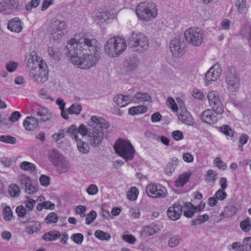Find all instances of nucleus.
<instances>
[{"label": "nucleus", "instance_id": "obj_48", "mask_svg": "<svg viewBox=\"0 0 251 251\" xmlns=\"http://www.w3.org/2000/svg\"><path fill=\"white\" fill-rule=\"evenodd\" d=\"M206 177V181L214 182L217 179V173L214 170H209L207 172Z\"/></svg>", "mask_w": 251, "mask_h": 251}, {"label": "nucleus", "instance_id": "obj_60", "mask_svg": "<svg viewBox=\"0 0 251 251\" xmlns=\"http://www.w3.org/2000/svg\"><path fill=\"white\" fill-rule=\"evenodd\" d=\"M39 181L41 185L47 187L50 184V178L47 176L42 175L39 178Z\"/></svg>", "mask_w": 251, "mask_h": 251}, {"label": "nucleus", "instance_id": "obj_56", "mask_svg": "<svg viewBox=\"0 0 251 251\" xmlns=\"http://www.w3.org/2000/svg\"><path fill=\"white\" fill-rule=\"evenodd\" d=\"M109 13L107 12L99 13L96 17V20L103 22L109 19Z\"/></svg>", "mask_w": 251, "mask_h": 251}, {"label": "nucleus", "instance_id": "obj_14", "mask_svg": "<svg viewBox=\"0 0 251 251\" xmlns=\"http://www.w3.org/2000/svg\"><path fill=\"white\" fill-rule=\"evenodd\" d=\"M19 9L18 0H5L0 3V12L4 15L17 11Z\"/></svg>", "mask_w": 251, "mask_h": 251}, {"label": "nucleus", "instance_id": "obj_37", "mask_svg": "<svg viewBox=\"0 0 251 251\" xmlns=\"http://www.w3.org/2000/svg\"><path fill=\"white\" fill-rule=\"evenodd\" d=\"M95 235L96 238L100 240H109L111 238L110 235L106 232L100 230H97L95 233Z\"/></svg>", "mask_w": 251, "mask_h": 251}, {"label": "nucleus", "instance_id": "obj_64", "mask_svg": "<svg viewBox=\"0 0 251 251\" xmlns=\"http://www.w3.org/2000/svg\"><path fill=\"white\" fill-rule=\"evenodd\" d=\"M21 116V114L19 112L14 111L11 113L9 120L12 122H16L19 120Z\"/></svg>", "mask_w": 251, "mask_h": 251}, {"label": "nucleus", "instance_id": "obj_28", "mask_svg": "<svg viewBox=\"0 0 251 251\" xmlns=\"http://www.w3.org/2000/svg\"><path fill=\"white\" fill-rule=\"evenodd\" d=\"M40 229V223L37 221H32L29 223L26 228V231L30 234H33L36 232Z\"/></svg>", "mask_w": 251, "mask_h": 251}, {"label": "nucleus", "instance_id": "obj_5", "mask_svg": "<svg viewBox=\"0 0 251 251\" xmlns=\"http://www.w3.org/2000/svg\"><path fill=\"white\" fill-rule=\"evenodd\" d=\"M66 56L69 58L71 62L81 69H89L95 66L98 62L99 55L97 51H92L89 54L85 53L80 57L78 54H70L66 53Z\"/></svg>", "mask_w": 251, "mask_h": 251}, {"label": "nucleus", "instance_id": "obj_42", "mask_svg": "<svg viewBox=\"0 0 251 251\" xmlns=\"http://www.w3.org/2000/svg\"><path fill=\"white\" fill-rule=\"evenodd\" d=\"M3 218L5 221H10L13 216V213L11 208L9 206H6L2 210Z\"/></svg>", "mask_w": 251, "mask_h": 251}, {"label": "nucleus", "instance_id": "obj_54", "mask_svg": "<svg viewBox=\"0 0 251 251\" xmlns=\"http://www.w3.org/2000/svg\"><path fill=\"white\" fill-rule=\"evenodd\" d=\"M18 63L14 61H9L6 64V69L9 72H13L17 68Z\"/></svg>", "mask_w": 251, "mask_h": 251}, {"label": "nucleus", "instance_id": "obj_8", "mask_svg": "<svg viewBox=\"0 0 251 251\" xmlns=\"http://www.w3.org/2000/svg\"><path fill=\"white\" fill-rule=\"evenodd\" d=\"M115 152L125 161L131 160L134 158L135 150L129 141L119 139L115 143Z\"/></svg>", "mask_w": 251, "mask_h": 251}, {"label": "nucleus", "instance_id": "obj_4", "mask_svg": "<svg viewBox=\"0 0 251 251\" xmlns=\"http://www.w3.org/2000/svg\"><path fill=\"white\" fill-rule=\"evenodd\" d=\"M32 115L33 117H27L23 123L27 130H34L37 127L39 122H45L52 118L51 113L46 108L39 106L32 107Z\"/></svg>", "mask_w": 251, "mask_h": 251}, {"label": "nucleus", "instance_id": "obj_7", "mask_svg": "<svg viewBox=\"0 0 251 251\" xmlns=\"http://www.w3.org/2000/svg\"><path fill=\"white\" fill-rule=\"evenodd\" d=\"M128 45L132 51L142 52L148 50V38L141 33L133 32L128 39Z\"/></svg>", "mask_w": 251, "mask_h": 251}, {"label": "nucleus", "instance_id": "obj_62", "mask_svg": "<svg viewBox=\"0 0 251 251\" xmlns=\"http://www.w3.org/2000/svg\"><path fill=\"white\" fill-rule=\"evenodd\" d=\"M87 192L90 195H94L98 192V188L95 184H91L87 189Z\"/></svg>", "mask_w": 251, "mask_h": 251}, {"label": "nucleus", "instance_id": "obj_49", "mask_svg": "<svg viewBox=\"0 0 251 251\" xmlns=\"http://www.w3.org/2000/svg\"><path fill=\"white\" fill-rule=\"evenodd\" d=\"M66 134L67 133L66 129H60L58 133H54L52 137L53 140L57 142L60 139L64 138Z\"/></svg>", "mask_w": 251, "mask_h": 251}, {"label": "nucleus", "instance_id": "obj_19", "mask_svg": "<svg viewBox=\"0 0 251 251\" xmlns=\"http://www.w3.org/2000/svg\"><path fill=\"white\" fill-rule=\"evenodd\" d=\"M67 25L64 21L60 20L57 19H53L51 22V34H53V32H64L66 29Z\"/></svg>", "mask_w": 251, "mask_h": 251}, {"label": "nucleus", "instance_id": "obj_57", "mask_svg": "<svg viewBox=\"0 0 251 251\" xmlns=\"http://www.w3.org/2000/svg\"><path fill=\"white\" fill-rule=\"evenodd\" d=\"M249 139V136L246 134H242L240 136L239 139V147L241 148V151H243L242 146H243L244 145L246 144L247 143Z\"/></svg>", "mask_w": 251, "mask_h": 251}, {"label": "nucleus", "instance_id": "obj_35", "mask_svg": "<svg viewBox=\"0 0 251 251\" xmlns=\"http://www.w3.org/2000/svg\"><path fill=\"white\" fill-rule=\"evenodd\" d=\"M49 55L55 60H59L61 55V52L57 48L49 47L48 49Z\"/></svg>", "mask_w": 251, "mask_h": 251}, {"label": "nucleus", "instance_id": "obj_24", "mask_svg": "<svg viewBox=\"0 0 251 251\" xmlns=\"http://www.w3.org/2000/svg\"><path fill=\"white\" fill-rule=\"evenodd\" d=\"M56 167L58 172L59 173H64L68 171L70 168L69 162L66 160L65 158L60 160L59 162L54 165Z\"/></svg>", "mask_w": 251, "mask_h": 251}, {"label": "nucleus", "instance_id": "obj_44", "mask_svg": "<svg viewBox=\"0 0 251 251\" xmlns=\"http://www.w3.org/2000/svg\"><path fill=\"white\" fill-rule=\"evenodd\" d=\"M220 130L226 136L232 137L234 135L233 130L228 125H223L220 127Z\"/></svg>", "mask_w": 251, "mask_h": 251}, {"label": "nucleus", "instance_id": "obj_29", "mask_svg": "<svg viewBox=\"0 0 251 251\" xmlns=\"http://www.w3.org/2000/svg\"><path fill=\"white\" fill-rule=\"evenodd\" d=\"M190 175L188 173L184 174L179 176L178 178L175 182L176 187H182L184 186L189 180Z\"/></svg>", "mask_w": 251, "mask_h": 251}, {"label": "nucleus", "instance_id": "obj_1", "mask_svg": "<svg viewBox=\"0 0 251 251\" xmlns=\"http://www.w3.org/2000/svg\"><path fill=\"white\" fill-rule=\"evenodd\" d=\"M37 57L34 52L27 55V61L26 68L29 72L30 76L35 81L44 83L48 79L47 65L42 59L37 58Z\"/></svg>", "mask_w": 251, "mask_h": 251}, {"label": "nucleus", "instance_id": "obj_30", "mask_svg": "<svg viewBox=\"0 0 251 251\" xmlns=\"http://www.w3.org/2000/svg\"><path fill=\"white\" fill-rule=\"evenodd\" d=\"M20 168L25 171L33 172L35 170L36 167L34 164L25 161L20 164Z\"/></svg>", "mask_w": 251, "mask_h": 251}, {"label": "nucleus", "instance_id": "obj_26", "mask_svg": "<svg viewBox=\"0 0 251 251\" xmlns=\"http://www.w3.org/2000/svg\"><path fill=\"white\" fill-rule=\"evenodd\" d=\"M49 157L52 163L54 165L62 159L64 156L55 149L52 150L49 153Z\"/></svg>", "mask_w": 251, "mask_h": 251}, {"label": "nucleus", "instance_id": "obj_13", "mask_svg": "<svg viewBox=\"0 0 251 251\" xmlns=\"http://www.w3.org/2000/svg\"><path fill=\"white\" fill-rule=\"evenodd\" d=\"M207 98L212 110L217 114L221 115L224 111V106L217 91H212L208 93Z\"/></svg>", "mask_w": 251, "mask_h": 251}, {"label": "nucleus", "instance_id": "obj_40", "mask_svg": "<svg viewBox=\"0 0 251 251\" xmlns=\"http://www.w3.org/2000/svg\"><path fill=\"white\" fill-rule=\"evenodd\" d=\"M58 217L55 212H51L49 214L45 219L46 224H51L56 223L58 221Z\"/></svg>", "mask_w": 251, "mask_h": 251}, {"label": "nucleus", "instance_id": "obj_22", "mask_svg": "<svg viewBox=\"0 0 251 251\" xmlns=\"http://www.w3.org/2000/svg\"><path fill=\"white\" fill-rule=\"evenodd\" d=\"M178 118L179 120L183 124L188 126H192L194 124V121L186 109H183L178 114Z\"/></svg>", "mask_w": 251, "mask_h": 251}, {"label": "nucleus", "instance_id": "obj_63", "mask_svg": "<svg viewBox=\"0 0 251 251\" xmlns=\"http://www.w3.org/2000/svg\"><path fill=\"white\" fill-rule=\"evenodd\" d=\"M173 138L176 141H179L183 138V134L180 130H175L172 132Z\"/></svg>", "mask_w": 251, "mask_h": 251}, {"label": "nucleus", "instance_id": "obj_9", "mask_svg": "<svg viewBox=\"0 0 251 251\" xmlns=\"http://www.w3.org/2000/svg\"><path fill=\"white\" fill-rule=\"evenodd\" d=\"M138 18L144 21H149L157 15L156 5L154 3L141 2L136 10Z\"/></svg>", "mask_w": 251, "mask_h": 251}, {"label": "nucleus", "instance_id": "obj_47", "mask_svg": "<svg viewBox=\"0 0 251 251\" xmlns=\"http://www.w3.org/2000/svg\"><path fill=\"white\" fill-rule=\"evenodd\" d=\"M185 206L187 208H192L193 209L196 210L197 212H199L202 210L204 208L205 202L201 201L198 206H195L191 202H185Z\"/></svg>", "mask_w": 251, "mask_h": 251}, {"label": "nucleus", "instance_id": "obj_18", "mask_svg": "<svg viewBox=\"0 0 251 251\" xmlns=\"http://www.w3.org/2000/svg\"><path fill=\"white\" fill-rule=\"evenodd\" d=\"M181 41L179 39H174L170 44V50L175 57L181 56L183 51V48L181 47Z\"/></svg>", "mask_w": 251, "mask_h": 251}, {"label": "nucleus", "instance_id": "obj_43", "mask_svg": "<svg viewBox=\"0 0 251 251\" xmlns=\"http://www.w3.org/2000/svg\"><path fill=\"white\" fill-rule=\"evenodd\" d=\"M241 247L243 251H251V237L245 238Z\"/></svg>", "mask_w": 251, "mask_h": 251}, {"label": "nucleus", "instance_id": "obj_32", "mask_svg": "<svg viewBox=\"0 0 251 251\" xmlns=\"http://www.w3.org/2000/svg\"><path fill=\"white\" fill-rule=\"evenodd\" d=\"M82 110L81 105L77 103L73 104L68 109V112L70 114H75L78 115Z\"/></svg>", "mask_w": 251, "mask_h": 251}, {"label": "nucleus", "instance_id": "obj_39", "mask_svg": "<svg viewBox=\"0 0 251 251\" xmlns=\"http://www.w3.org/2000/svg\"><path fill=\"white\" fill-rule=\"evenodd\" d=\"M139 192L135 187H132L127 193V198L130 201H135L137 199Z\"/></svg>", "mask_w": 251, "mask_h": 251}, {"label": "nucleus", "instance_id": "obj_33", "mask_svg": "<svg viewBox=\"0 0 251 251\" xmlns=\"http://www.w3.org/2000/svg\"><path fill=\"white\" fill-rule=\"evenodd\" d=\"M114 101L120 107L126 106L128 103L126 102V97L125 95L119 94L114 98Z\"/></svg>", "mask_w": 251, "mask_h": 251}, {"label": "nucleus", "instance_id": "obj_25", "mask_svg": "<svg viewBox=\"0 0 251 251\" xmlns=\"http://www.w3.org/2000/svg\"><path fill=\"white\" fill-rule=\"evenodd\" d=\"M61 236L60 233L58 231H50L44 233L42 239L46 241H53L59 238Z\"/></svg>", "mask_w": 251, "mask_h": 251}, {"label": "nucleus", "instance_id": "obj_46", "mask_svg": "<svg viewBox=\"0 0 251 251\" xmlns=\"http://www.w3.org/2000/svg\"><path fill=\"white\" fill-rule=\"evenodd\" d=\"M251 224L249 218H247L240 223V227L242 230L248 232L251 229Z\"/></svg>", "mask_w": 251, "mask_h": 251}, {"label": "nucleus", "instance_id": "obj_21", "mask_svg": "<svg viewBox=\"0 0 251 251\" xmlns=\"http://www.w3.org/2000/svg\"><path fill=\"white\" fill-rule=\"evenodd\" d=\"M159 229L158 225L155 224L145 226L140 232V237L143 239L148 238L156 234Z\"/></svg>", "mask_w": 251, "mask_h": 251}, {"label": "nucleus", "instance_id": "obj_23", "mask_svg": "<svg viewBox=\"0 0 251 251\" xmlns=\"http://www.w3.org/2000/svg\"><path fill=\"white\" fill-rule=\"evenodd\" d=\"M7 27L11 31L18 33L21 32L23 28L21 21L18 18L11 19L8 23Z\"/></svg>", "mask_w": 251, "mask_h": 251}, {"label": "nucleus", "instance_id": "obj_3", "mask_svg": "<svg viewBox=\"0 0 251 251\" xmlns=\"http://www.w3.org/2000/svg\"><path fill=\"white\" fill-rule=\"evenodd\" d=\"M89 50L90 51H97V41L84 35L78 39H71L65 48L66 52L70 54H78V50Z\"/></svg>", "mask_w": 251, "mask_h": 251}, {"label": "nucleus", "instance_id": "obj_11", "mask_svg": "<svg viewBox=\"0 0 251 251\" xmlns=\"http://www.w3.org/2000/svg\"><path fill=\"white\" fill-rule=\"evenodd\" d=\"M226 81L227 89L231 92H236L240 85V79L237 75L235 68L228 67L226 72Z\"/></svg>", "mask_w": 251, "mask_h": 251}, {"label": "nucleus", "instance_id": "obj_38", "mask_svg": "<svg viewBox=\"0 0 251 251\" xmlns=\"http://www.w3.org/2000/svg\"><path fill=\"white\" fill-rule=\"evenodd\" d=\"M138 64V59L136 57H132L127 61L126 66L128 70L133 71L137 68Z\"/></svg>", "mask_w": 251, "mask_h": 251}, {"label": "nucleus", "instance_id": "obj_17", "mask_svg": "<svg viewBox=\"0 0 251 251\" xmlns=\"http://www.w3.org/2000/svg\"><path fill=\"white\" fill-rule=\"evenodd\" d=\"M183 207L178 203H176L173 206L170 207L167 211L169 218L172 220L178 219L182 214Z\"/></svg>", "mask_w": 251, "mask_h": 251}, {"label": "nucleus", "instance_id": "obj_6", "mask_svg": "<svg viewBox=\"0 0 251 251\" xmlns=\"http://www.w3.org/2000/svg\"><path fill=\"white\" fill-rule=\"evenodd\" d=\"M126 48L125 39L120 37H113L109 39L104 46L106 53L110 57L119 56Z\"/></svg>", "mask_w": 251, "mask_h": 251}, {"label": "nucleus", "instance_id": "obj_12", "mask_svg": "<svg viewBox=\"0 0 251 251\" xmlns=\"http://www.w3.org/2000/svg\"><path fill=\"white\" fill-rule=\"evenodd\" d=\"M20 185L25 192L29 195H32L38 191V185L32 181L30 177L26 175H22L19 178Z\"/></svg>", "mask_w": 251, "mask_h": 251}, {"label": "nucleus", "instance_id": "obj_50", "mask_svg": "<svg viewBox=\"0 0 251 251\" xmlns=\"http://www.w3.org/2000/svg\"><path fill=\"white\" fill-rule=\"evenodd\" d=\"M27 199L26 201H25V208L27 211H31L32 210L33 207L36 204V201L30 198L29 197H26Z\"/></svg>", "mask_w": 251, "mask_h": 251}, {"label": "nucleus", "instance_id": "obj_58", "mask_svg": "<svg viewBox=\"0 0 251 251\" xmlns=\"http://www.w3.org/2000/svg\"><path fill=\"white\" fill-rule=\"evenodd\" d=\"M214 197L216 198L217 200L223 201L226 198L227 194L225 191L219 189L216 192Z\"/></svg>", "mask_w": 251, "mask_h": 251}, {"label": "nucleus", "instance_id": "obj_36", "mask_svg": "<svg viewBox=\"0 0 251 251\" xmlns=\"http://www.w3.org/2000/svg\"><path fill=\"white\" fill-rule=\"evenodd\" d=\"M66 131L67 133L69 134L75 140H77L78 138L77 136L78 131L76 126L72 125L68 129H66Z\"/></svg>", "mask_w": 251, "mask_h": 251}, {"label": "nucleus", "instance_id": "obj_31", "mask_svg": "<svg viewBox=\"0 0 251 251\" xmlns=\"http://www.w3.org/2000/svg\"><path fill=\"white\" fill-rule=\"evenodd\" d=\"M236 208L234 206H226L223 212L221 215L226 218L233 216L236 212Z\"/></svg>", "mask_w": 251, "mask_h": 251}, {"label": "nucleus", "instance_id": "obj_34", "mask_svg": "<svg viewBox=\"0 0 251 251\" xmlns=\"http://www.w3.org/2000/svg\"><path fill=\"white\" fill-rule=\"evenodd\" d=\"M76 142L77 147L78 151L83 153H87L89 151V148L87 143L81 141V139H77L75 140Z\"/></svg>", "mask_w": 251, "mask_h": 251}, {"label": "nucleus", "instance_id": "obj_2", "mask_svg": "<svg viewBox=\"0 0 251 251\" xmlns=\"http://www.w3.org/2000/svg\"><path fill=\"white\" fill-rule=\"evenodd\" d=\"M89 143L94 148L99 146L102 143L104 129L108 126V123L102 118L93 116L89 122Z\"/></svg>", "mask_w": 251, "mask_h": 251}, {"label": "nucleus", "instance_id": "obj_51", "mask_svg": "<svg viewBox=\"0 0 251 251\" xmlns=\"http://www.w3.org/2000/svg\"><path fill=\"white\" fill-rule=\"evenodd\" d=\"M97 213L94 210H92L89 213H88L85 218L86 224L87 225H90L91 224L97 217Z\"/></svg>", "mask_w": 251, "mask_h": 251}, {"label": "nucleus", "instance_id": "obj_52", "mask_svg": "<svg viewBox=\"0 0 251 251\" xmlns=\"http://www.w3.org/2000/svg\"><path fill=\"white\" fill-rule=\"evenodd\" d=\"M71 238L75 243L80 244L83 242L84 237L81 233H75L72 235Z\"/></svg>", "mask_w": 251, "mask_h": 251}, {"label": "nucleus", "instance_id": "obj_55", "mask_svg": "<svg viewBox=\"0 0 251 251\" xmlns=\"http://www.w3.org/2000/svg\"><path fill=\"white\" fill-rule=\"evenodd\" d=\"M26 211L25 208L22 205H19L17 207L16 211L19 217L24 218L26 214Z\"/></svg>", "mask_w": 251, "mask_h": 251}, {"label": "nucleus", "instance_id": "obj_61", "mask_svg": "<svg viewBox=\"0 0 251 251\" xmlns=\"http://www.w3.org/2000/svg\"><path fill=\"white\" fill-rule=\"evenodd\" d=\"M214 163L219 169L225 170L227 167L226 165L223 162L220 157H216L214 160Z\"/></svg>", "mask_w": 251, "mask_h": 251}, {"label": "nucleus", "instance_id": "obj_20", "mask_svg": "<svg viewBox=\"0 0 251 251\" xmlns=\"http://www.w3.org/2000/svg\"><path fill=\"white\" fill-rule=\"evenodd\" d=\"M214 112L210 109L204 111L201 115V120L205 123L212 125L216 123L218 119L217 116L213 113Z\"/></svg>", "mask_w": 251, "mask_h": 251}, {"label": "nucleus", "instance_id": "obj_41", "mask_svg": "<svg viewBox=\"0 0 251 251\" xmlns=\"http://www.w3.org/2000/svg\"><path fill=\"white\" fill-rule=\"evenodd\" d=\"M20 190L19 186L15 184H12L9 188V193L12 197H17L19 195Z\"/></svg>", "mask_w": 251, "mask_h": 251}, {"label": "nucleus", "instance_id": "obj_27", "mask_svg": "<svg viewBox=\"0 0 251 251\" xmlns=\"http://www.w3.org/2000/svg\"><path fill=\"white\" fill-rule=\"evenodd\" d=\"M135 102L151 101V97L146 93L137 92L134 96Z\"/></svg>", "mask_w": 251, "mask_h": 251}, {"label": "nucleus", "instance_id": "obj_45", "mask_svg": "<svg viewBox=\"0 0 251 251\" xmlns=\"http://www.w3.org/2000/svg\"><path fill=\"white\" fill-rule=\"evenodd\" d=\"M0 141L7 144H14L16 143V139L9 135H1L0 136Z\"/></svg>", "mask_w": 251, "mask_h": 251}, {"label": "nucleus", "instance_id": "obj_15", "mask_svg": "<svg viewBox=\"0 0 251 251\" xmlns=\"http://www.w3.org/2000/svg\"><path fill=\"white\" fill-rule=\"evenodd\" d=\"M146 193L153 198H164L167 194L166 189L160 185L150 184L146 187Z\"/></svg>", "mask_w": 251, "mask_h": 251}, {"label": "nucleus", "instance_id": "obj_16", "mask_svg": "<svg viewBox=\"0 0 251 251\" xmlns=\"http://www.w3.org/2000/svg\"><path fill=\"white\" fill-rule=\"evenodd\" d=\"M222 69L218 64L212 66L205 75V83L206 85L209 84L210 82L217 80L222 73Z\"/></svg>", "mask_w": 251, "mask_h": 251}, {"label": "nucleus", "instance_id": "obj_10", "mask_svg": "<svg viewBox=\"0 0 251 251\" xmlns=\"http://www.w3.org/2000/svg\"><path fill=\"white\" fill-rule=\"evenodd\" d=\"M184 37L190 44L194 46H200L203 43L204 33L200 27H191L185 31Z\"/></svg>", "mask_w": 251, "mask_h": 251}, {"label": "nucleus", "instance_id": "obj_53", "mask_svg": "<svg viewBox=\"0 0 251 251\" xmlns=\"http://www.w3.org/2000/svg\"><path fill=\"white\" fill-rule=\"evenodd\" d=\"M180 236L178 235H175L171 237L169 241V245L171 248H174L176 247L179 242Z\"/></svg>", "mask_w": 251, "mask_h": 251}, {"label": "nucleus", "instance_id": "obj_59", "mask_svg": "<svg viewBox=\"0 0 251 251\" xmlns=\"http://www.w3.org/2000/svg\"><path fill=\"white\" fill-rule=\"evenodd\" d=\"M185 208L186 210H184V215L187 218L192 217L195 213L197 212L196 210L193 209L192 208L185 207L184 205V207H183V209Z\"/></svg>", "mask_w": 251, "mask_h": 251}]
</instances>
